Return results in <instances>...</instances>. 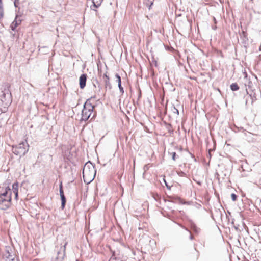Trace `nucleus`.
Wrapping results in <instances>:
<instances>
[{
  "label": "nucleus",
  "instance_id": "2f4dec72",
  "mask_svg": "<svg viewBox=\"0 0 261 261\" xmlns=\"http://www.w3.org/2000/svg\"><path fill=\"white\" fill-rule=\"evenodd\" d=\"M2 4H3V3H2V0H0V5H2Z\"/></svg>",
  "mask_w": 261,
  "mask_h": 261
},
{
  "label": "nucleus",
  "instance_id": "a878e982",
  "mask_svg": "<svg viewBox=\"0 0 261 261\" xmlns=\"http://www.w3.org/2000/svg\"><path fill=\"white\" fill-rule=\"evenodd\" d=\"M19 0H15L14 2V4L15 7H18V4Z\"/></svg>",
  "mask_w": 261,
  "mask_h": 261
},
{
  "label": "nucleus",
  "instance_id": "f03ea898",
  "mask_svg": "<svg viewBox=\"0 0 261 261\" xmlns=\"http://www.w3.org/2000/svg\"><path fill=\"white\" fill-rule=\"evenodd\" d=\"M11 196L10 189H6L5 191L0 194V209L5 210L11 205Z\"/></svg>",
  "mask_w": 261,
  "mask_h": 261
},
{
  "label": "nucleus",
  "instance_id": "4468645a",
  "mask_svg": "<svg viewBox=\"0 0 261 261\" xmlns=\"http://www.w3.org/2000/svg\"><path fill=\"white\" fill-rule=\"evenodd\" d=\"M230 89L232 91H237L239 89V86L236 83H232L230 85Z\"/></svg>",
  "mask_w": 261,
  "mask_h": 261
},
{
  "label": "nucleus",
  "instance_id": "dca6fc26",
  "mask_svg": "<svg viewBox=\"0 0 261 261\" xmlns=\"http://www.w3.org/2000/svg\"><path fill=\"white\" fill-rule=\"evenodd\" d=\"M6 261H18L17 259L15 258V254H13Z\"/></svg>",
  "mask_w": 261,
  "mask_h": 261
},
{
  "label": "nucleus",
  "instance_id": "412c9836",
  "mask_svg": "<svg viewBox=\"0 0 261 261\" xmlns=\"http://www.w3.org/2000/svg\"><path fill=\"white\" fill-rule=\"evenodd\" d=\"M17 26V25H16V23L15 22H14V21H13L10 25V27L12 31H15Z\"/></svg>",
  "mask_w": 261,
  "mask_h": 261
},
{
  "label": "nucleus",
  "instance_id": "393cba45",
  "mask_svg": "<svg viewBox=\"0 0 261 261\" xmlns=\"http://www.w3.org/2000/svg\"><path fill=\"white\" fill-rule=\"evenodd\" d=\"M231 197L232 200L233 201H236V200L237 199V196L234 193H232L231 194Z\"/></svg>",
  "mask_w": 261,
  "mask_h": 261
},
{
  "label": "nucleus",
  "instance_id": "0eeeda50",
  "mask_svg": "<svg viewBox=\"0 0 261 261\" xmlns=\"http://www.w3.org/2000/svg\"><path fill=\"white\" fill-rule=\"evenodd\" d=\"M14 254L12 251L10 247H6L5 249V252L3 253V258L6 259V260L8 259L10 256Z\"/></svg>",
  "mask_w": 261,
  "mask_h": 261
},
{
  "label": "nucleus",
  "instance_id": "4be33fe9",
  "mask_svg": "<svg viewBox=\"0 0 261 261\" xmlns=\"http://www.w3.org/2000/svg\"><path fill=\"white\" fill-rule=\"evenodd\" d=\"M18 17H15V20L13 21L14 22L16 23V25L18 26L19 24H20L21 20L18 19Z\"/></svg>",
  "mask_w": 261,
  "mask_h": 261
},
{
  "label": "nucleus",
  "instance_id": "2eb2a0df",
  "mask_svg": "<svg viewBox=\"0 0 261 261\" xmlns=\"http://www.w3.org/2000/svg\"><path fill=\"white\" fill-rule=\"evenodd\" d=\"M168 154L171 155L172 159L173 161H175L176 158H178V156L176 155L175 152L168 151Z\"/></svg>",
  "mask_w": 261,
  "mask_h": 261
},
{
  "label": "nucleus",
  "instance_id": "f257e3e1",
  "mask_svg": "<svg viewBox=\"0 0 261 261\" xmlns=\"http://www.w3.org/2000/svg\"><path fill=\"white\" fill-rule=\"evenodd\" d=\"M95 165L91 162H87L83 169V177L85 183L88 184L92 181L96 175Z\"/></svg>",
  "mask_w": 261,
  "mask_h": 261
},
{
  "label": "nucleus",
  "instance_id": "9b49d317",
  "mask_svg": "<svg viewBox=\"0 0 261 261\" xmlns=\"http://www.w3.org/2000/svg\"><path fill=\"white\" fill-rule=\"evenodd\" d=\"M93 4V7L95 8H97L99 6H100L103 0H92Z\"/></svg>",
  "mask_w": 261,
  "mask_h": 261
},
{
  "label": "nucleus",
  "instance_id": "e433bc0d",
  "mask_svg": "<svg viewBox=\"0 0 261 261\" xmlns=\"http://www.w3.org/2000/svg\"><path fill=\"white\" fill-rule=\"evenodd\" d=\"M177 16L180 17V16H181V15H180V14H179V15H178V16Z\"/></svg>",
  "mask_w": 261,
  "mask_h": 261
},
{
  "label": "nucleus",
  "instance_id": "aec40b11",
  "mask_svg": "<svg viewBox=\"0 0 261 261\" xmlns=\"http://www.w3.org/2000/svg\"><path fill=\"white\" fill-rule=\"evenodd\" d=\"M172 112L174 113V114H176L177 115H179V111H178V110L174 106L173 107L172 109Z\"/></svg>",
  "mask_w": 261,
  "mask_h": 261
},
{
  "label": "nucleus",
  "instance_id": "ddd939ff",
  "mask_svg": "<svg viewBox=\"0 0 261 261\" xmlns=\"http://www.w3.org/2000/svg\"><path fill=\"white\" fill-rule=\"evenodd\" d=\"M60 197H61V208L62 210H63L65 207V205L66 204V197H65V195L60 196Z\"/></svg>",
  "mask_w": 261,
  "mask_h": 261
},
{
  "label": "nucleus",
  "instance_id": "c9c22d12",
  "mask_svg": "<svg viewBox=\"0 0 261 261\" xmlns=\"http://www.w3.org/2000/svg\"><path fill=\"white\" fill-rule=\"evenodd\" d=\"M93 85H94V86L95 87H96V85H95V84H93Z\"/></svg>",
  "mask_w": 261,
  "mask_h": 261
},
{
  "label": "nucleus",
  "instance_id": "cd10ccee",
  "mask_svg": "<svg viewBox=\"0 0 261 261\" xmlns=\"http://www.w3.org/2000/svg\"><path fill=\"white\" fill-rule=\"evenodd\" d=\"M167 207H168V209H169V210H171L172 212H173V211H174V210H172V207H171V206H167Z\"/></svg>",
  "mask_w": 261,
  "mask_h": 261
},
{
  "label": "nucleus",
  "instance_id": "a211bd4d",
  "mask_svg": "<svg viewBox=\"0 0 261 261\" xmlns=\"http://www.w3.org/2000/svg\"><path fill=\"white\" fill-rule=\"evenodd\" d=\"M168 198H169V199H164V201L165 202H173L174 201V200L177 199V198H174L173 196H169Z\"/></svg>",
  "mask_w": 261,
  "mask_h": 261
},
{
  "label": "nucleus",
  "instance_id": "c85d7f7f",
  "mask_svg": "<svg viewBox=\"0 0 261 261\" xmlns=\"http://www.w3.org/2000/svg\"><path fill=\"white\" fill-rule=\"evenodd\" d=\"M213 20H214L215 23H216V20L215 17H213Z\"/></svg>",
  "mask_w": 261,
  "mask_h": 261
},
{
  "label": "nucleus",
  "instance_id": "20e7f679",
  "mask_svg": "<svg viewBox=\"0 0 261 261\" xmlns=\"http://www.w3.org/2000/svg\"><path fill=\"white\" fill-rule=\"evenodd\" d=\"M29 145L27 141L22 142L15 146H13L12 152L16 155H19L20 156L25 155L29 150Z\"/></svg>",
  "mask_w": 261,
  "mask_h": 261
},
{
  "label": "nucleus",
  "instance_id": "f8f14e48",
  "mask_svg": "<svg viewBox=\"0 0 261 261\" xmlns=\"http://www.w3.org/2000/svg\"><path fill=\"white\" fill-rule=\"evenodd\" d=\"M5 92L4 91H2L3 92V94L2 95H1V100L3 101V99H5V97L6 96V94H7L8 95H10L11 96V93L10 92H9V90L8 89L7 90H6V89H5Z\"/></svg>",
  "mask_w": 261,
  "mask_h": 261
},
{
  "label": "nucleus",
  "instance_id": "7ed1b4c3",
  "mask_svg": "<svg viewBox=\"0 0 261 261\" xmlns=\"http://www.w3.org/2000/svg\"><path fill=\"white\" fill-rule=\"evenodd\" d=\"M90 99H88L84 103L82 111V117L81 120L86 121L91 116L93 113L94 107L89 102Z\"/></svg>",
  "mask_w": 261,
  "mask_h": 261
},
{
  "label": "nucleus",
  "instance_id": "473e14b6",
  "mask_svg": "<svg viewBox=\"0 0 261 261\" xmlns=\"http://www.w3.org/2000/svg\"><path fill=\"white\" fill-rule=\"evenodd\" d=\"M94 116H95V114H93V115L92 117L91 118V119L93 118L94 117Z\"/></svg>",
  "mask_w": 261,
  "mask_h": 261
},
{
  "label": "nucleus",
  "instance_id": "f3484780",
  "mask_svg": "<svg viewBox=\"0 0 261 261\" xmlns=\"http://www.w3.org/2000/svg\"><path fill=\"white\" fill-rule=\"evenodd\" d=\"M59 192L60 196H64L62 182L59 185Z\"/></svg>",
  "mask_w": 261,
  "mask_h": 261
},
{
  "label": "nucleus",
  "instance_id": "bb28decb",
  "mask_svg": "<svg viewBox=\"0 0 261 261\" xmlns=\"http://www.w3.org/2000/svg\"><path fill=\"white\" fill-rule=\"evenodd\" d=\"M212 151V149H209L208 150V156L210 158L211 157V151Z\"/></svg>",
  "mask_w": 261,
  "mask_h": 261
},
{
  "label": "nucleus",
  "instance_id": "b1692460",
  "mask_svg": "<svg viewBox=\"0 0 261 261\" xmlns=\"http://www.w3.org/2000/svg\"><path fill=\"white\" fill-rule=\"evenodd\" d=\"M118 87L120 90V93L121 94H122L124 93V90L123 88L122 87L121 84L119 83V85H118Z\"/></svg>",
  "mask_w": 261,
  "mask_h": 261
},
{
  "label": "nucleus",
  "instance_id": "c756f323",
  "mask_svg": "<svg viewBox=\"0 0 261 261\" xmlns=\"http://www.w3.org/2000/svg\"><path fill=\"white\" fill-rule=\"evenodd\" d=\"M190 238L191 240H192L193 239V237L192 234H190Z\"/></svg>",
  "mask_w": 261,
  "mask_h": 261
},
{
  "label": "nucleus",
  "instance_id": "5701e85b",
  "mask_svg": "<svg viewBox=\"0 0 261 261\" xmlns=\"http://www.w3.org/2000/svg\"><path fill=\"white\" fill-rule=\"evenodd\" d=\"M4 15V10L3 7V4L0 5V16H3Z\"/></svg>",
  "mask_w": 261,
  "mask_h": 261
},
{
  "label": "nucleus",
  "instance_id": "423d86ee",
  "mask_svg": "<svg viewBox=\"0 0 261 261\" xmlns=\"http://www.w3.org/2000/svg\"><path fill=\"white\" fill-rule=\"evenodd\" d=\"M86 80H87V74H82L79 79L80 82V87L81 89H83L85 86L86 83Z\"/></svg>",
  "mask_w": 261,
  "mask_h": 261
},
{
  "label": "nucleus",
  "instance_id": "1a4fd4ad",
  "mask_svg": "<svg viewBox=\"0 0 261 261\" xmlns=\"http://www.w3.org/2000/svg\"><path fill=\"white\" fill-rule=\"evenodd\" d=\"M12 190L15 194V198L17 199L18 195V184L17 182H15L13 184Z\"/></svg>",
  "mask_w": 261,
  "mask_h": 261
},
{
  "label": "nucleus",
  "instance_id": "9d476101",
  "mask_svg": "<svg viewBox=\"0 0 261 261\" xmlns=\"http://www.w3.org/2000/svg\"><path fill=\"white\" fill-rule=\"evenodd\" d=\"M154 0H144L143 4L150 10Z\"/></svg>",
  "mask_w": 261,
  "mask_h": 261
},
{
  "label": "nucleus",
  "instance_id": "6ab92c4d",
  "mask_svg": "<svg viewBox=\"0 0 261 261\" xmlns=\"http://www.w3.org/2000/svg\"><path fill=\"white\" fill-rule=\"evenodd\" d=\"M115 77L117 79L116 82L118 83V85H119V83L121 84V77L118 73L115 74Z\"/></svg>",
  "mask_w": 261,
  "mask_h": 261
},
{
  "label": "nucleus",
  "instance_id": "f704fd0d",
  "mask_svg": "<svg viewBox=\"0 0 261 261\" xmlns=\"http://www.w3.org/2000/svg\"><path fill=\"white\" fill-rule=\"evenodd\" d=\"M12 35L13 37H14L15 34H12Z\"/></svg>",
  "mask_w": 261,
  "mask_h": 261
},
{
  "label": "nucleus",
  "instance_id": "6e6552de",
  "mask_svg": "<svg viewBox=\"0 0 261 261\" xmlns=\"http://www.w3.org/2000/svg\"><path fill=\"white\" fill-rule=\"evenodd\" d=\"M103 78H105V79H104L105 88H108L109 89H111L112 88V86L110 82V78H109V76H108L107 75V74H105L104 76H103Z\"/></svg>",
  "mask_w": 261,
  "mask_h": 261
},
{
  "label": "nucleus",
  "instance_id": "39448f33",
  "mask_svg": "<svg viewBox=\"0 0 261 261\" xmlns=\"http://www.w3.org/2000/svg\"><path fill=\"white\" fill-rule=\"evenodd\" d=\"M67 242H65L63 246H61L60 250L57 252L56 261H62L65 256L66 246Z\"/></svg>",
  "mask_w": 261,
  "mask_h": 261
},
{
  "label": "nucleus",
  "instance_id": "72a5a7b5",
  "mask_svg": "<svg viewBox=\"0 0 261 261\" xmlns=\"http://www.w3.org/2000/svg\"><path fill=\"white\" fill-rule=\"evenodd\" d=\"M95 81H96V82L97 83H98V81H97V79H95Z\"/></svg>",
  "mask_w": 261,
  "mask_h": 261
},
{
  "label": "nucleus",
  "instance_id": "7c9ffc66",
  "mask_svg": "<svg viewBox=\"0 0 261 261\" xmlns=\"http://www.w3.org/2000/svg\"><path fill=\"white\" fill-rule=\"evenodd\" d=\"M216 28H217V27H216V25H215V26H214V27H213V29L214 30H216Z\"/></svg>",
  "mask_w": 261,
  "mask_h": 261
}]
</instances>
